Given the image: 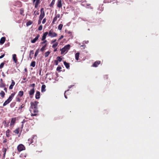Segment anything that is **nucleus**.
I'll list each match as a JSON object with an SVG mask.
<instances>
[{
    "label": "nucleus",
    "instance_id": "obj_56",
    "mask_svg": "<svg viewBox=\"0 0 159 159\" xmlns=\"http://www.w3.org/2000/svg\"><path fill=\"white\" fill-rule=\"evenodd\" d=\"M42 20L40 19H39V21H38V24H41V20Z\"/></svg>",
    "mask_w": 159,
    "mask_h": 159
},
{
    "label": "nucleus",
    "instance_id": "obj_23",
    "mask_svg": "<svg viewBox=\"0 0 159 159\" xmlns=\"http://www.w3.org/2000/svg\"><path fill=\"white\" fill-rule=\"evenodd\" d=\"M46 86L45 84H43L42 86L41 87V92H45L46 91Z\"/></svg>",
    "mask_w": 159,
    "mask_h": 159
},
{
    "label": "nucleus",
    "instance_id": "obj_42",
    "mask_svg": "<svg viewBox=\"0 0 159 159\" xmlns=\"http://www.w3.org/2000/svg\"><path fill=\"white\" fill-rule=\"evenodd\" d=\"M61 67L60 66H58L57 68V70L59 72H60L61 71Z\"/></svg>",
    "mask_w": 159,
    "mask_h": 159
},
{
    "label": "nucleus",
    "instance_id": "obj_34",
    "mask_svg": "<svg viewBox=\"0 0 159 159\" xmlns=\"http://www.w3.org/2000/svg\"><path fill=\"white\" fill-rule=\"evenodd\" d=\"M50 52L49 51H48L44 53V56L45 57H46L48 56L49 54L50 53Z\"/></svg>",
    "mask_w": 159,
    "mask_h": 159
},
{
    "label": "nucleus",
    "instance_id": "obj_16",
    "mask_svg": "<svg viewBox=\"0 0 159 159\" xmlns=\"http://www.w3.org/2000/svg\"><path fill=\"white\" fill-rule=\"evenodd\" d=\"M6 40V38L5 37H2L0 40V44H2L4 43Z\"/></svg>",
    "mask_w": 159,
    "mask_h": 159
},
{
    "label": "nucleus",
    "instance_id": "obj_26",
    "mask_svg": "<svg viewBox=\"0 0 159 159\" xmlns=\"http://www.w3.org/2000/svg\"><path fill=\"white\" fill-rule=\"evenodd\" d=\"M34 89H32L29 91V94L30 95H32L34 94Z\"/></svg>",
    "mask_w": 159,
    "mask_h": 159
},
{
    "label": "nucleus",
    "instance_id": "obj_7",
    "mask_svg": "<svg viewBox=\"0 0 159 159\" xmlns=\"http://www.w3.org/2000/svg\"><path fill=\"white\" fill-rule=\"evenodd\" d=\"M41 13L39 17V18L40 19L42 20V19L45 16V13L44 11V8H42L40 10Z\"/></svg>",
    "mask_w": 159,
    "mask_h": 159
},
{
    "label": "nucleus",
    "instance_id": "obj_58",
    "mask_svg": "<svg viewBox=\"0 0 159 159\" xmlns=\"http://www.w3.org/2000/svg\"><path fill=\"white\" fill-rule=\"evenodd\" d=\"M5 56V54H3V55H1V56H0V59H1L2 58Z\"/></svg>",
    "mask_w": 159,
    "mask_h": 159
},
{
    "label": "nucleus",
    "instance_id": "obj_24",
    "mask_svg": "<svg viewBox=\"0 0 159 159\" xmlns=\"http://www.w3.org/2000/svg\"><path fill=\"white\" fill-rule=\"evenodd\" d=\"M11 131L10 129H8L7 130L6 132V136L7 137H9L10 136V134L9 133H10Z\"/></svg>",
    "mask_w": 159,
    "mask_h": 159
},
{
    "label": "nucleus",
    "instance_id": "obj_35",
    "mask_svg": "<svg viewBox=\"0 0 159 159\" xmlns=\"http://www.w3.org/2000/svg\"><path fill=\"white\" fill-rule=\"evenodd\" d=\"M23 95V91H20L19 92L18 95L20 97H22Z\"/></svg>",
    "mask_w": 159,
    "mask_h": 159
},
{
    "label": "nucleus",
    "instance_id": "obj_10",
    "mask_svg": "<svg viewBox=\"0 0 159 159\" xmlns=\"http://www.w3.org/2000/svg\"><path fill=\"white\" fill-rule=\"evenodd\" d=\"M100 61H97L93 64L92 66L94 67H97L100 64Z\"/></svg>",
    "mask_w": 159,
    "mask_h": 159
},
{
    "label": "nucleus",
    "instance_id": "obj_11",
    "mask_svg": "<svg viewBox=\"0 0 159 159\" xmlns=\"http://www.w3.org/2000/svg\"><path fill=\"white\" fill-rule=\"evenodd\" d=\"M7 151V149L6 148H2V152L3 153V159H4L5 158Z\"/></svg>",
    "mask_w": 159,
    "mask_h": 159
},
{
    "label": "nucleus",
    "instance_id": "obj_54",
    "mask_svg": "<svg viewBox=\"0 0 159 159\" xmlns=\"http://www.w3.org/2000/svg\"><path fill=\"white\" fill-rule=\"evenodd\" d=\"M55 16L57 18H58L60 17V14H58L57 15H56Z\"/></svg>",
    "mask_w": 159,
    "mask_h": 159
},
{
    "label": "nucleus",
    "instance_id": "obj_21",
    "mask_svg": "<svg viewBox=\"0 0 159 159\" xmlns=\"http://www.w3.org/2000/svg\"><path fill=\"white\" fill-rule=\"evenodd\" d=\"M47 46V43H46L40 49V51L41 52L43 51L45 49V48Z\"/></svg>",
    "mask_w": 159,
    "mask_h": 159
},
{
    "label": "nucleus",
    "instance_id": "obj_62",
    "mask_svg": "<svg viewBox=\"0 0 159 159\" xmlns=\"http://www.w3.org/2000/svg\"><path fill=\"white\" fill-rule=\"evenodd\" d=\"M24 104H22V105H21V106L20 107L21 109H22V108H23L24 107Z\"/></svg>",
    "mask_w": 159,
    "mask_h": 159
},
{
    "label": "nucleus",
    "instance_id": "obj_59",
    "mask_svg": "<svg viewBox=\"0 0 159 159\" xmlns=\"http://www.w3.org/2000/svg\"><path fill=\"white\" fill-rule=\"evenodd\" d=\"M2 76L3 77H5V76H6V75H5L4 74V72H2Z\"/></svg>",
    "mask_w": 159,
    "mask_h": 159
},
{
    "label": "nucleus",
    "instance_id": "obj_57",
    "mask_svg": "<svg viewBox=\"0 0 159 159\" xmlns=\"http://www.w3.org/2000/svg\"><path fill=\"white\" fill-rule=\"evenodd\" d=\"M57 41V40L56 39H54L53 40H52L51 42V43H53Z\"/></svg>",
    "mask_w": 159,
    "mask_h": 159
},
{
    "label": "nucleus",
    "instance_id": "obj_46",
    "mask_svg": "<svg viewBox=\"0 0 159 159\" xmlns=\"http://www.w3.org/2000/svg\"><path fill=\"white\" fill-rule=\"evenodd\" d=\"M48 34V32H46L43 34V36L46 37V36Z\"/></svg>",
    "mask_w": 159,
    "mask_h": 159
},
{
    "label": "nucleus",
    "instance_id": "obj_36",
    "mask_svg": "<svg viewBox=\"0 0 159 159\" xmlns=\"http://www.w3.org/2000/svg\"><path fill=\"white\" fill-rule=\"evenodd\" d=\"M114 0H104V2L105 3L111 2Z\"/></svg>",
    "mask_w": 159,
    "mask_h": 159
},
{
    "label": "nucleus",
    "instance_id": "obj_4",
    "mask_svg": "<svg viewBox=\"0 0 159 159\" xmlns=\"http://www.w3.org/2000/svg\"><path fill=\"white\" fill-rule=\"evenodd\" d=\"M31 116H36L38 115V111L37 108L31 109L30 110Z\"/></svg>",
    "mask_w": 159,
    "mask_h": 159
},
{
    "label": "nucleus",
    "instance_id": "obj_49",
    "mask_svg": "<svg viewBox=\"0 0 159 159\" xmlns=\"http://www.w3.org/2000/svg\"><path fill=\"white\" fill-rule=\"evenodd\" d=\"M35 84H31V85H30V87H32L33 88L32 89H34V87H35Z\"/></svg>",
    "mask_w": 159,
    "mask_h": 159
},
{
    "label": "nucleus",
    "instance_id": "obj_37",
    "mask_svg": "<svg viewBox=\"0 0 159 159\" xmlns=\"http://www.w3.org/2000/svg\"><path fill=\"white\" fill-rule=\"evenodd\" d=\"M63 25L61 24H60L58 26V29L60 30H61L63 27Z\"/></svg>",
    "mask_w": 159,
    "mask_h": 159
},
{
    "label": "nucleus",
    "instance_id": "obj_44",
    "mask_svg": "<svg viewBox=\"0 0 159 159\" xmlns=\"http://www.w3.org/2000/svg\"><path fill=\"white\" fill-rule=\"evenodd\" d=\"M43 42H42L40 43L41 44H45L46 43H47V40H43Z\"/></svg>",
    "mask_w": 159,
    "mask_h": 159
},
{
    "label": "nucleus",
    "instance_id": "obj_20",
    "mask_svg": "<svg viewBox=\"0 0 159 159\" xmlns=\"http://www.w3.org/2000/svg\"><path fill=\"white\" fill-rule=\"evenodd\" d=\"M20 131V128H18L15 129L13 131L14 133L16 134H18L19 133V131Z\"/></svg>",
    "mask_w": 159,
    "mask_h": 159
},
{
    "label": "nucleus",
    "instance_id": "obj_55",
    "mask_svg": "<svg viewBox=\"0 0 159 159\" xmlns=\"http://www.w3.org/2000/svg\"><path fill=\"white\" fill-rule=\"evenodd\" d=\"M7 141V140L6 139H5L3 141V143H6Z\"/></svg>",
    "mask_w": 159,
    "mask_h": 159
},
{
    "label": "nucleus",
    "instance_id": "obj_6",
    "mask_svg": "<svg viewBox=\"0 0 159 159\" xmlns=\"http://www.w3.org/2000/svg\"><path fill=\"white\" fill-rule=\"evenodd\" d=\"M17 150L18 151L21 152L23 150H25V148L24 146L22 144H20L17 146Z\"/></svg>",
    "mask_w": 159,
    "mask_h": 159
},
{
    "label": "nucleus",
    "instance_id": "obj_60",
    "mask_svg": "<svg viewBox=\"0 0 159 159\" xmlns=\"http://www.w3.org/2000/svg\"><path fill=\"white\" fill-rule=\"evenodd\" d=\"M4 90H5V92L6 93H7V88H5V87H4Z\"/></svg>",
    "mask_w": 159,
    "mask_h": 159
},
{
    "label": "nucleus",
    "instance_id": "obj_1",
    "mask_svg": "<svg viewBox=\"0 0 159 159\" xmlns=\"http://www.w3.org/2000/svg\"><path fill=\"white\" fill-rule=\"evenodd\" d=\"M70 45L69 44H67L62 49H60V50L61 51V54H62L66 51V53L68 52V50L70 49Z\"/></svg>",
    "mask_w": 159,
    "mask_h": 159
},
{
    "label": "nucleus",
    "instance_id": "obj_48",
    "mask_svg": "<svg viewBox=\"0 0 159 159\" xmlns=\"http://www.w3.org/2000/svg\"><path fill=\"white\" fill-rule=\"evenodd\" d=\"M43 27L42 25H40L38 28V30H41L42 29Z\"/></svg>",
    "mask_w": 159,
    "mask_h": 159
},
{
    "label": "nucleus",
    "instance_id": "obj_29",
    "mask_svg": "<svg viewBox=\"0 0 159 159\" xmlns=\"http://www.w3.org/2000/svg\"><path fill=\"white\" fill-rule=\"evenodd\" d=\"M6 86V84H5L3 82H2L0 84V87L1 88H4Z\"/></svg>",
    "mask_w": 159,
    "mask_h": 159
},
{
    "label": "nucleus",
    "instance_id": "obj_63",
    "mask_svg": "<svg viewBox=\"0 0 159 159\" xmlns=\"http://www.w3.org/2000/svg\"><path fill=\"white\" fill-rule=\"evenodd\" d=\"M25 120H24L23 121L21 122L22 124H24V123L25 122Z\"/></svg>",
    "mask_w": 159,
    "mask_h": 159
},
{
    "label": "nucleus",
    "instance_id": "obj_9",
    "mask_svg": "<svg viewBox=\"0 0 159 159\" xmlns=\"http://www.w3.org/2000/svg\"><path fill=\"white\" fill-rule=\"evenodd\" d=\"M40 37V35L38 34L31 41V42L32 43H34L38 40V39Z\"/></svg>",
    "mask_w": 159,
    "mask_h": 159
},
{
    "label": "nucleus",
    "instance_id": "obj_52",
    "mask_svg": "<svg viewBox=\"0 0 159 159\" xmlns=\"http://www.w3.org/2000/svg\"><path fill=\"white\" fill-rule=\"evenodd\" d=\"M46 22V18H44L42 21V23L44 24Z\"/></svg>",
    "mask_w": 159,
    "mask_h": 159
},
{
    "label": "nucleus",
    "instance_id": "obj_39",
    "mask_svg": "<svg viewBox=\"0 0 159 159\" xmlns=\"http://www.w3.org/2000/svg\"><path fill=\"white\" fill-rule=\"evenodd\" d=\"M32 24V22L30 20L27 22V23H26V25L27 26H28L29 25H30Z\"/></svg>",
    "mask_w": 159,
    "mask_h": 159
},
{
    "label": "nucleus",
    "instance_id": "obj_14",
    "mask_svg": "<svg viewBox=\"0 0 159 159\" xmlns=\"http://www.w3.org/2000/svg\"><path fill=\"white\" fill-rule=\"evenodd\" d=\"M11 100L10 99V98H8V99L5 101V102L3 104V106H5L8 104Z\"/></svg>",
    "mask_w": 159,
    "mask_h": 159
},
{
    "label": "nucleus",
    "instance_id": "obj_2",
    "mask_svg": "<svg viewBox=\"0 0 159 159\" xmlns=\"http://www.w3.org/2000/svg\"><path fill=\"white\" fill-rule=\"evenodd\" d=\"M36 135H34L32 136V137L31 138L28 139L27 143L29 145L33 143L34 141H36Z\"/></svg>",
    "mask_w": 159,
    "mask_h": 159
},
{
    "label": "nucleus",
    "instance_id": "obj_27",
    "mask_svg": "<svg viewBox=\"0 0 159 159\" xmlns=\"http://www.w3.org/2000/svg\"><path fill=\"white\" fill-rule=\"evenodd\" d=\"M56 0H52L51 3H50L49 6L51 7H53V6L55 4V2Z\"/></svg>",
    "mask_w": 159,
    "mask_h": 159
},
{
    "label": "nucleus",
    "instance_id": "obj_47",
    "mask_svg": "<svg viewBox=\"0 0 159 159\" xmlns=\"http://www.w3.org/2000/svg\"><path fill=\"white\" fill-rule=\"evenodd\" d=\"M3 122L5 123L4 126L5 127H7L8 126V124H9V122H8L7 123V122H6V121H4Z\"/></svg>",
    "mask_w": 159,
    "mask_h": 159
},
{
    "label": "nucleus",
    "instance_id": "obj_41",
    "mask_svg": "<svg viewBox=\"0 0 159 159\" xmlns=\"http://www.w3.org/2000/svg\"><path fill=\"white\" fill-rule=\"evenodd\" d=\"M57 60L58 61L61 62V60H62V58H61L60 57H58L57 58Z\"/></svg>",
    "mask_w": 159,
    "mask_h": 159
},
{
    "label": "nucleus",
    "instance_id": "obj_13",
    "mask_svg": "<svg viewBox=\"0 0 159 159\" xmlns=\"http://www.w3.org/2000/svg\"><path fill=\"white\" fill-rule=\"evenodd\" d=\"M40 0H33V2H35V7L37 8L39 4L40 3Z\"/></svg>",
    "mask_w": 159,
    "mask_h": 159
},
{
    "label": "nucleus",
    "instance_id": "obj_8",
    "mask_svg": "<svg viewBox=\"0 0 159 159\" xmlns=\"http://www.w3.org/2000/svg\"><path fill=\"white\" fill-rule=\"evenodd\" d=\"M62 2L61 0H58L57 3V7L59 8H61L62 6Z\"/></svg>",
    "mask_w": 159,
    "mask_h": 159
},
{
    "label": "nucleus",
    "instance_id": "obj_45",
    "mask_svg": "<svg viewBox=\"0 0 159 159\" xmlns=\"http://www.w3.org/2000/svg\"><path fill=\"white\" fill-rule=\"evenodd\" d=\"M4 65V62L2 63L0 65V68L1 69L3 67Z\"/></svg>",
    "mask_w": 159,
    "mask_h": 159
},
{
    "label": "nucleus",
    "instance_id": "obj_22",
    "mask_svg": "<svg viewBox=\"0 0 159 159\" xmlns=\"http://www.w3.org/2000/svg\"><path fill=\"white\" fill-rule=\"evenodd\" d=\"M64 64L65 66L66 67L67 69H69L70 68V64L69 63H67L66 61L64 62Z\"/></svg>",
    "mask_w": 159,
    "mask_h": 159
},
{
    "label": "nucleus",
    "instance_id": "obj_43",
    "mask_svg": "<svg viewBox=\"0 0 159 159\" xmlns=\"http://www.w3.org/2000/svg\"><path fill=\"white\" fill-rule=\"evenodd\" d=\"M57 19V18L56 16H55L53 20L52 23L54 24H55V22L56 21Z\"/></svg>",
    "mask_w": 159,
    "mask_h": 159
},
{
    "label": "nucleus",
    "instance_id": "obj_25",
    "mask_svg": "<svg viewBox=\"0 0 159 159\" xmlns=\"http://www.w3.org/2000/svg\"><path fill=\"white\" fill-rule=\"evenodd\" d=\"M80 53L79 52H77L76 53V54H75V59L76 60H78L79 59V56H80Z\"/></svg>",
    "mask_w": 159,
    "mask_h": 159
},
{
    "label": "nucleus",
    "instance_id": "obj_30",
    "mask_svg": "<svg viewBox=\"0 0 159 159\" xmlns=\"http://www.w3.org/2000/svg\"><path fill=\"white\" fill-rule=\"evenodd\" d=\"M36 62L35 61H33L30 64V66L33 67H34L35 66Z\"/></svg>",
    "mask_w": 159,
    "mask_h": 159
},
{
    "label": "nucleus",
    "instance_id": "obj_28",
    "mask_svg": "<svg viewBox=\"0 0 159 159\" xmlns=\"http://www.w3.org/2000/svg\"><path fill=\"white\" fill-rule=\"evenodd\" d=\"M0 95L2 98H3L5 96V93L3 91H1L0 93Z\"/></svg>",
    "mask_w": 159,
    "mask_h": 159
},
{
    "label": "nucleus",
    "instance_id": "obj_18",
    "mask_svg": "<svg viewBox=\"0 0 159 159\" xmlns=\"http://www.w3.org/2000/svg\"><path fill=\"white\" fill-rule=\"evenodd\" d=\"M40 93L39 92L37 91L35 95V98L37 99H39L40 98Z\"/></svg>",
    "mask_w": 159,
    "mask_h": 159
},
{
    "label": "nucleus",
    "instance_id": "obj_32",
    "mask_svg": "<svg viewBox=\"0 0 159 159\" xmlns=\"http://www.w3.org/2000/svg\"><path fill=\"white\" fill-rule=\"evenodd\" d=\"M39 49H37L36 50V51L35 53L34 57H36L37 56L38 54V53L39 52Z\"/></svg>",
    "mask_w": 159,
    "mask_h": 159
},
{
    "label": "nucleus",
    "instance_id": "obj_53",
    "mask_svg": "<svg viewBox=\"0 0 159 159\" xmlns=\"http://www.w3.org/2000/svg\"><path fill=\"white\" fill-rule=\"evenodd\" d=\"M54 63L55 64V65H58V61L57 60H54Z\"/></svg>",
    "mask_w": 159,
    "mask_h": 159
},
{
    "label": "nucleus",
    "instance_id": "obj_40",
    "mask_svg": "<svg viewBox=\"0 0 159 159\" xmlns=\"http://www.w3.org/2000/svg\"><path fill=\"white\" fill-rule=\"evenodd\" d=\"M23 126H24V124H22V125H21V127L20 129V133L18 135V137H20V135L21 132V131H22V129L23 128Z\"/></svg>",
    "mask_w": 159,
    "mask_h": 159
},
{
    "label": "nucleus",
    "instance_id": "obj_12",
    "mask_svg": "<svg viewBox=\"0 0 159 159\" xmlns=\"http://www.w3.org/2000/svg\"><path fill=\"white\" fill-rule=\"evenodd\" d=\"M16 117L12 118L11 119V120L10 124L11 126L13 125H14L16 120Z\"/></svg>",
    "mask_w": 159,
    "mask_h": 159
},
{
    "label": "nucleus",
    "instance_id": "obj_31",
    "mask_svg": "<svg viewBox=\"0 0 159 159\" xmlns=\"http://www.w3.org/2000/svg\"><path fill=\"white\" fill-rule=\"evenodd\" d=\"M15 94H16V93L15 92L12 93L11 94V95L9 97V98H10V99L12 100L14 96H15Z\"/></svg>",
    "mask_w": 159,
    "mask_h": 159
},
{
    "label": "nucleus",
    "instance_id": "obj_50",
    "mask_svg": "<svg viewBox=\"0 0 159 159\" xmlns=\"http://www.w3.org/2000/svg\"><path fill=\"white\" fill-rule=\"evenodd\" d=\"M64 37V36L63 35H61L60 37L58 39V41H60V40H61V39H63Z\"/></svg>",
    "mask_w": 159,
    "mask_h": 159
},
{
    "label": "nucleus",
    "instance_id": "obj_17",
    "mask_svg": "<svg viewBox=\"0 0 159 159\" xmlns=\"http://www.w3.org/2000/svg\"><path fill=\"white\" fill-rule=\"evenodd\" d=\"M34 54V51L33 50H31L30 52L29 58L31 59L33 57V54Z\"/></svg>",
    "mask_w": 159,
    "mask_h": 159
},
{
    "label": "nucleus",
    "instance_id": "obj_64",
    "mask_svg": "<svg viewBox=\"0 0 159 159\" xmlns=\"http://www.w3.org/2000/svg\"><path fill=\"white\" fill-rule=\"evenodd\" d=\"M39 12H38V11L35 14V15H39Z\"/></svg>",
    "mask_w": 159,
    "mask_h": 159
},
{
    "label": "nucleus",
    "instance_id": "obj_61",
    "mask_svg": "<svg viewBox=\"0 0 159 159\" xmlns=\"http://www.w3.org/2000/svg\"><path fill=\"white\" fill-rule=\"evenodd\" d=\"M16 99V101H17L20 102V99L19 98H17Z\"/></svg>",
    "mask_w": 159,
    "mask_h": 159
},
{
    "label": "nucleus",
    "instance_id": "obj_33",
    "mask_svg": "<svg viewBox=\"0 0 159 159\" xmlns=\"http://www.w3.org/2000/svg\"><path fill=\"white\" fill-rule=\"evenodd\" d=\"M24 10L23 8H21L20 10V13L21 15L23 16H24Z\"/></svg>",
    "mask_w": 159,
    "mask_h": 159
},
{
    "label": "nucleus",
    "instance_id": "obj_15",
    "mask_svg": "<svg viewBox=\"0 0 159 159\" xmlns=\"http://www.w3.org/2000/svg\"><path fill=\"white\" fill-rule=\"evenodd\" d=\"M15 84V82L13 80H11V83L9 87L10 89H13V86Z\"/></svg>",
    "mask_w": 159,
    "mask_h": 159
},
{
    "label": "nucleus",
    "instance_id": "obj_51",
    "mask_svg": "<svg viewBox=\"0 0 159 159\" xmlns=\"http://www.w3.org/2000/svg\"><path fill=\"white\" fill-rule=\"evenodd\" d=\"M46 38V37H44V36H43L42 37L41 40H45Z\"/></svg>",
    "mask_w": 159,
    "mask_h": 159
},
{
    "label": "nucleus",
    "instance_id": "obj_5",
    "mask_svg": "<svg viewBox=\"0 0 159 159\" xmlns=\"http://www.w3.org/2000/svg\"><path fill=\"white\" fill-rule=\"evenodd\" d=\"M39 102L37 101H35L34 102H31V109L37 108V105Z\"/></svg>",
    "mask_w": 159,
    "mask_h": 159
},
{
    "label": "nucleus",
    "instance_id": "obj_3",
    "mask_svg": "<svg viewBox=\"0 0 159 159\" xmlns=\"http://www.w3.org/2000/svg\"><path fill=\"white\" fill-rule=\"evenodd\" d=\"M48 36L53 38L56 37L57 36V34L54 31L53 29H51L48 33Z\"/></svg>",
    "mask_w": 159,
    "mask_h": 159
},
{
    "label": "nucleus",
    "instance_id": "obj_38",
    "mask_svg": "<svg viewBox=\"0 0 159 159\" xmlns=\"http://www.w3.org/2000/svg\"><path fill=\"white\" fill-rule=\"evenodd\" d=\"M58 45V43L57 42L55 44H53L52 45V48H56Z\"/></svg>",
    "mask_w": 159,
    "mask_h": 159
},
{
    "label": "nucleus",
    "instance_id": "obj_19",
    "mask_svg": "<svg viewBox=\"0 0 159 159\" xmlns=\"http://www.w3.org/2000/svg\"><path fill=\"white\" fill-rule=\"evenodd\" d=\"M13 59L15 63H16L17 62V59L16 54H14L13 55Z\"/></svg>",
    "mask_w": 159,
    "mask_h": 159
}]
</instances>
